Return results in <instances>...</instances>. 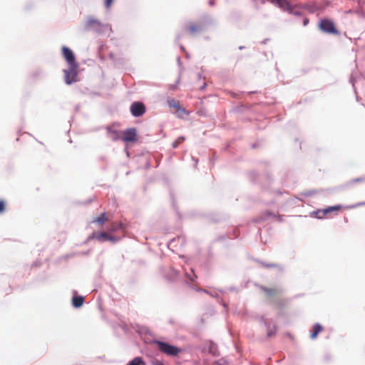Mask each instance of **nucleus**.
I'll use <instances>...</instances> for the list:
<instances>
[{
  "mask_svg": "<svg viewBox=\"0 0 365 365\" xmlns=\"http://www.w3.org/2000/svg\"><path fill=\"white\" fill-rule=\"evenodd\" d=\"M203 29L202 24L201 23H195L190 22L189 23L185 28V32L189 34L190 35L194 36L200 32H201Z\"/></svg>",
  "mask_w": 365,
  "mask_h": 365,
  "instance_id": "8",
  "label": "nucleus"
},
{
  "mask_svg": "<svg viewBox=\"0 0 365 365\" xmlns=\"http://www.w3.org/2000/svg\"><path fill=\"white\" fill-rule=\"evenodd\" d=\"M323 330V327L319 324H316L314 325L312 331L310 334V338L314 339L317 337L318 334Z\"/></svg>",
  "mask_w": 365,
  "mask_h": 365,
  "instance_id": "11",
  "label": "nucleus"
},
{
  "mask_svg": "<svg viewBox=\"0 0 365 365\" xmlns=\"http://www.w3.org/2000/svg\"><path fill=\"white\" fill-rule=\"evenodd\" d=\"M107 130H108V134L110 135V137L113 140H118V132H117V131H115V130H111V129H110V128H108Z\"/></svg>",
  "mask_w": 365,
  "mask_h": 365,
  "instance_id": "18",
  "label": "nucleus"
},
{
  "mask_svg": "<svg viewBox=\"0 0 365 365\" xmlns=\"http://www.w3.org/2000/svg\"><path fill=\"white\" fill-rule=\"evenodd\" d=\"M5 210V202L4 200H0V214Z\"/></svg>",
  "mask_w": 365,
  "mask_h": 365,
  "instance_id": "22",
  "label": "nucleus"
},
{
  "mask_svg": "<svg viewBox=\"0 0 365 365\" xmlns=\"http://www.w3.org/2000/svg\"><path fill=\"white\" fill-rule=\"evenodd\" d=\"M127 365H145V361L140 357H135Z\"/></svg>",
  "mask_w": 365,
  "mask_h": 365,
  "instance_id": "17",
  "label": "nucleus"
},
{
  "mask_svg": "<svg viewBox=\"0 0 365 365\" xmlns=\"http://www.w3.org/2000/svg\"><path fill=\"white\" fill-rule=\"evenodd\" d=\"M107 220H108V218L106 217V214L102 213L98 217H95L93 220V222L97 223L99 225H103L107 221Z\"/></svg>",
  "mask_w": 365,
  "mask_h": 365,
  "instance_id": "13",
  "label": "nucleus"
},
{
  "mask_svg": "<svg viewBox=\"0 0 365 365\" xmlns=\"http://www.w3.org/2000/svg\"><path fill=\"white\" fill-rule=\"evenodd\" d=\"M122 227L121 224L113 223L110 227V231L115 232Z\"/></svg>",
  "mask_w": 365,
  "mask_h": 365,
  "instance_id": "20",
  "label": "nucleus"
},
{
  "mask_svg": "<svg viewBox=\"0 0 365 365\" xmlns=\"http://www.w3.org/2000/svg\"><path fill=\"white\" fill-rule=\"evenodd\" d=\"M158 349L168 356H176L181 353V349L163 341H156Z\"/></svg>",
  "mask_w": 365,
  "mask_h": 365,
  "instance_id": "1",
  "label": "nucleus"
},
{
  "mask_svg": "<svg viewBox=\"0 0 365 365\" xmlns=\"http://www.w3.org/2000/svg\"><path fill=\"white\" fill-rule=\"evenodd\" d=\"M153 365H163L160 361H156L153 363Z\"/></svg>",
  "mask_w": 365,
  "mask_h": 365,
  "instance_id": "26",
  "label": "nucleus"
},
{
  "mask_svg": "<svg viewBox=\"0 0 365 365\" xmlns=\"http://www.w3.org/2000/svg\"><path fill=\"white\" fill-rule=\"evenodd\" d=\"M100 22L95 19H89L86 23V28L91 29L95 26H99Z\"/></svg>",
  "mask_w": 365,
  "mask_h": 365,
  "instance_id": "15",
  "label": "nucleus"
},
{
  "mask_svg": "<svg viewBox=\"0 0 365 365\" xmlns=\"http://www.w3.org/2000/svg\"><path fill=\"white\" fill-rule=\"evenodd\" d=\"M309 24V19L307 18H304L303 20L304 26H307Z\"/></svg>",
  "mask_w": 365,
  "mask_h": 365,
  "instance_id": "25",
  "label": "nucleus"
},
{
  "mask_svg": "<svg viewBox=\"0 0 365 365\" xmlns=\"http://www.w3.org/2000/svg\"><path fill=\"white\" fill-rule=\"evenodd\" d=\"M88 239H96L99 242L110 241L115 242L117 241V238L115 237L110 235L106 232H93L91 235L89 236Z\"/></svg>",
  "mask_w": 365,
  "mask_h": 365,
  "instance_id": "5",
  "label": "nucleus"
},
{
  "mask_svg": "<svg viewBox=\"0 0 365 365\" xmlns=\"http://www.w3.org/2000/svg\"><path fill=\"white\" fill-rule=\"evenodd\" d=\"M262 289L268 297H274L279 293V290L277 288L262 287Z\"/></svg>",
  "mask_w": 365,
  "mask_h": 365,
  "instance_id": "12",
  "label": "nucleus"
},
{
  "mask_svg": "<svg viewBox=\"0 0 365 365\" xmlns=\"http://www.w3.org/2000/svg\"><path fill=\"white\" fill-rule=\"evenodd\" d=\"M365 182V178H354L350 181V184H354L356 182Z\"/></svg>",
  "mask_w": 365,
  "mask_h": 365,
  "instance_id": "21",
  "label": "nucleus"
},
{
  "mask_svg": "<svg viewBox=\"0 0 365 365\" xmlns=\"http://www.w3.org/2000/svg\"><path fill=\"white\" fill-rule=\"evenodd\" d=\"M78 65H70L69 68L64 70V80L66 84L70 85L78 81Z\"/></svg>",
  "mask_w": 365,
  "mask_h": 365,
  "instance_id": "3",
  "label": "nucleus"
},
{
  "mask_svg": "<svg viewBox=\"0 0 365 365\" xmlns=\"http://www.w3.org/2000/svg\"><path fill=\"white\" fill-rule=\"evenodd\" d=\"M284 11L292 12V7L288 0H269Z\"/></svg>",
  "mask_w": 365,
  "mask_h": 365,
  "instance_id": "10",
  "label": "nucleus"
},
{
  "mask_svg": "<svg viewBox=\"0 0 365 365\" xmlns=\"http://www.w3.org/2000/svg\"><path fill=\"white\" fill-rule=\"evenodd\" d=\"M84 299L83 297H73L72 299V304L75 307H80L83 304Z\"/></svg>",
  "mask_w": 365,
  "mask_h": 365,
  "instance_id": "14",
  "label": "nucleus"
},
{
  "mask_svg": "<svg viewBox=\"0 0 365 365\" xmlns=\"http://www.w3.org/2000/svg\"><path fill=\"white\" fill-rule=\"evenodd\" d=\"M62 54L68 64L70 65H78L76 62V58L73 51L66 46L62 47Z\"/></svg>",
  "mask_w": 365,
  "mask_h": 365,
  "instance_id": "9",
  "label": "nucleus"
},
{
  "mask_svg": "<svg viewBox=\"0 0 365 365\" xmlns=\"http://www.w3.org/2000/svg\"><path fill=\"white\" fill-rule=\"evenodd\" d=\"M189 277L191 281H195V279L197 278V276L195 274H193V277Z\"/></svg>",
  "mask_w": 365,
  "mask_h": 365,
  "instance_id": "27",
  "label": "nucleus"
},
{
  "mask_svg": "<svg viewBox=\"0 0 365 365\" xmlns=\"http://www.w3.org/2000/svg\"><path fill=\"white\" fill-rule=\"evenodd\" d=\"M185 140V138L184 137H180L178 138L175 141L173 142V147L174 148H176L179 144H180L182 142H183Z\"/></svg>",
  "mask_w": 365,
  "mask_h": 365,
  "instance_id": "19",
  "label": "nucleus"
},
{
  "mask_svg": "<svg viewBox=\"0 0 365 365\" xmlns=\"http://www.w3.org/2000/svg\"><path fill=\"white\" fill-rule=\"evenodd\" d=\"M113 0H105V6L106 8H110L113 3Z\"/></svg>",
  "mask_w": 365,
  "mask_h": 365,
  "instance_id": "23",
  "label": "nucleus"
},
{
  "mask_svg": "<svg viewBox=\"0 0 365 365\" xmlns=\"http://www.w3.org/2000/svg\"><path fill=\"white\" fill-rule=\"evenodd\" d=\"M168 105L170 108L174 109V113L179 118H184L189 114L187 110L181 106L178 101H176L173 98L169 99L168 101Z\"/></svg>",
  "mask_w": 365,
  "mask_h": 365,
  "instance_id": "4",
  "label": "nucleus"
},
{
  "mask_svg": "<svg viewBox=\"0 0 365 365\" xmlns=\"http://www.w3.org/2000/svg\"><path fill=\"white\" fill-rule=\"evenodd\" d=\"M341 205H335V206H331L323 210V213L324 215H327L328 213H330L331 212H338L341 210Z\"/></svg>",
  "mask_w": 365,
  "mask_h": 365,
  "instance_id": "16",
  "label": "nucleus"
},
{
  "mask_svg": "<svg viewBox=\"0 0 365 365\" xmlns=\"http://www.w3.org/2000/svg\"><path fill=\"white\" fill-rule=\"evenodd\" d=\"M121 139L126 143L136 142L138 140L136 129L135 128H131L123 130Z\"/></svg>",
  "mask_w": 365,
  "mask_h": 365,
  "instance_id": "6",
  "label": "nucleus"
},
{
  "mask_svg": "<svg viewBox=\"0 0 365 365\" xmlns=\"http://www.w3.org/2000/svg\"><path fill=\"white\" fill-rule=\"evenodd\" d=\"M359 206H365V202H359L356 205L350 206L349 207L350 208H355V207H359Z\"/></svg>",
  "mask_w": 365,
  "mask_h": 365,
  "instance_id": "24",
  "label": "nucleus"
},
{
  "mask_svg": "<svg viewBox=\"0 0 365 365\" xmlns=\"http://www.w3.org/2000/svg\"><path fill=\"white\" fill-rule=\"evenodd\" d=\"M319 29L324 33L339 35V32L334 26V22L328 19H322L319 23Z\"/></svg>",
  "mask_w": 365,
  "mask_h": 365,
  "instance_id": "2",
  "label": "nucleus"
},
{
  "mask_svg": "<svg viewBox=\"0 0 365 365\" xmlns=\"http://www.w3.org/2000/svg\"><path fill=\"white\" fill-rule=\"evenodd\" d=\"M130 112L135 117L142 116L145 112V107L141 102H135L130 106Z\"/></svg>",
  "mask_w": 365,
  "mask_h": 365,
  "instance_id": "7",
  "label": "nucleus"
}]
</instances>
